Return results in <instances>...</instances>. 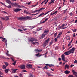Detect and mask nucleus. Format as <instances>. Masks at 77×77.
I'll use <instances>...</instances> for the list:
<instances>
[{
  "label": "nucleus",
  "instance_id": "f257e3e1",
  "mask_svg": "<svg viewBox=\"0 0 77 77\" xmlns=\"http://www.w3.org/2000/svg\"><path fill=\"white\" fill-rule=\"evenodd\" d=\"M32 17H31L26 16V17H20L18 18V19L19 20H30Z\"/></svg>",
  "mask_w": 77,
  "mask_h": 77
},
{
  "label": "nucleus",
  "instance_id": "f03ea898",
  "mask_svg": "<svg viewBox=\"0 0 77 77\" xmlns=\"http://www.w3.org/2000/svg\"><path fill=\"white\" fill-rule=\"evenodd\" d=\"M51 11H52V10H50L49 11H48L46 13L44 14V13H41L39 15H38V17L37 18H39V17H41L42 15H47V14H48V13H49L50 12H51Z\"/></svg>",
  "mask_w": 77,
  "mask_h": 77
},
{
  "label": "nucleus",
  "instance_id": "7ed1b4c3",
  "mask_svg": "<svg viewBox=\"0 0 77 77\" xmlns=\"http://www.w3.org/2000/svg\"><path fill=\"white\" fill-rule=\"evenodd\" d=\"M75 50H76V48L74 47H73L72 48V49H70L69 51L71 53H74V51Z\"/></svg>",
  "mask_w": 77,
  "mask_h": 77
},
{
  "label": "nucleus",
  "instance_id": "20e7f679",
  "mask_svg": "<svg viewBox=\"0 0 77 77\" xmlns=\"http://www.w3.org/2000/svg\"><path fill=\"white\" fill-rule=\"evenodd\" d=\"M50 41V38H49L48 39L46 40L45 42L44 43V44L47 45H48V42Z\"/></svg>",
  "mask_w": 77,
  "mask_h": 77
},
{
  "label": "nucleus",
  "instance_id": "39448f33",
  "mask_svg": "<svg viewBox=\"0 0 77 77\" xmlns=\"http://www.w3.org/2000/svg\"><path fill=\"white\" fill-rule=\"evenodd\" d=\"M22 10L21 9H20L19 8H16L14 9V11L15 12H18L19 11H21Z\"/></svg>",
  "mask_w": 77,
  "mask_h": 77
},
{
  "label": "nucleus",
  "instance_id": "423d86ee",
  "mask_svg": "<svg viewBox=\"0 0 77 77\" xmlns=\"http://www.w3.org/2000/svg\"><path fill=\"white\" fill-rule=\"evenodd\" d=\"M62 60L63 61L65 62V55L63 54L61 56Z\"/></svg>",
  "mask_w": 77,
  "mask_h": 77
},
{
  "label": "nucleus",
  "instance_id": "0eeeda50",
  "mask_svg": "<svg viewBox=\"0 0 77 77\" xmlns=\"http://www.w3.org/2000/svg\"><path fill=\"white\" fill-rule=\"evenodd\" d=\"M72 72H73L74 75L75 76L77 77V73L74 70H72Z\"/></svg>",
  "mask_w": 77,
  "mask_h": 77
},
{
  "label": "nucleus",
  "instance_id": "6e6552de",
  "mask_svg": "<svg viewBox=\"0 0 77 77\" xmlns=\"http://www.w3.org/2000/svg\"><path fill=\"white\" fill-rule=\"evenodd\" d=\"M8 3V4H9V5H11L12 6H15V3H12V2H11V1H9V2H7Z\"/></svg>",
  "mask_w": 77,
  "mask_h": 77
},
{
  "label": "nucleus",
  "instance_id": "1a4fd4ad",
  "mask_svg": "<svg viewBox=\"0 0 77 77\" xmlns=\"http://www.w3.org/2000/svg\"><path fill=\"white\" fill-rule=\"evenodd\" d=\"M26 67L28 68H31L32 67V65L30 64H27L26 65Z\"/></svg>",
  "mask_w": 77,
  "mask_h": 77
},
{
  "label": "nucleus",
  "instance_id": "9d476101",
  "mask_svg": "<svg viewBox=\"0 0 77 77\" xmlns=\"http://www.w3.org/2000/svg\"><path fill=\"white\" fill-rule=\"evenodd\" d=\"M47 35V34L43 33V34L41 35V38H44V37H45V36H46Z\"/></svg>",
  "mask_w": 77,
  "mask_h": 77
},
{
  "label": "nucleus",
  "instance_id": "9b49d317",
  "mask_svg": "<svg viewBox=\"0 0 77 77\" xmlns=\"http://www.w3.org/2000/svg\"><path fill=\"white\" fill-rule=\"evenodd\" d=\"M70 71H69L68 70H66L65 71H64V73L66 74H70Z\"/></svg>",
  "mask_w": 77,
  "mask_h": 77
},
{
  "label": "nucleus",
  "instance_id": "f8f14e48",
  "mask_svg": "<svg viewBox=\"0 0 77 77\" xmlns=\"http://www.w3.org/2000/svg\"><path fill=\"white\" fill-rule=\"evenodd\" d=\"M36 41L35 38H32L31 39L29 40V41H31V42H33V41Z\"/></svg>",
  "mask_w": 77,
  "mask_h": 77
},
{
  "label": "nucleus",
  "instance_id": "ddd939ff",
  "mask_svg": "<svg viewBox=\"0 0 77 77\" xmlns=\"http://www.w3.org/2000/svg\"><path fill=\"white\" fill-rule=\"evenodd\" d=\"M65 69H66V68L69 69V65L67 64H66V65H65Z\"/></svg>",
  "mask_w": 77,
  "mask_h": 77
},
{
  "label": "nucleus",
  "instance_id": "4468645a",
  "mask_svg": "<svg viewBox=\"0 0 77 77\" xmlns=\"http://www.w3.org/2000/svg\"><path fill=\"white\" fill-rule=\"evenodd\" d=\"M72 41H73V39H72V38L71 42H69V44H68V47H70V45H71V43H72Z\"/></svg>",
  "mask_w": 77,
  "mask_h": 77
},
{
  "label": "nucleus",
  "instance_id": "2eb2a0df",
  "mask_svg": "<svg viewBox=\"0 0 77 77\" xmlns=\"http://www.w3.org/2000/svg\"><path fill=\"white\" fill-rule=\"evenodd\" d=\"M12 72L13 73H15L16 72V71H17V70H18V69H12Z\"/></svg>",
  "mask_w": 77,
  "mask_h": 77
},
{
  "label": "nucleus",
  "instance_id": "dca6fc26",
  "mask_svg": "<svg viewBox=\"0 0 77 77\" xmlns=\"http://www.w3.org/2000/svg\"><path fill=\"white\" fill-rule=\"evenodd\" d=\"M49 32V30H45L44 31V33H45V34H47V33Z\"/></svg>",
  "mask_w": 77,
  "mask_h": 77
},
{
  "label": "nucleus",
  "instance_id": "f3484780",
  "mask_svg": "<svg viewBox=\"0 0 77 77\" xmlns=\"http://www.w3.org/2000/svg\"><path fill=\"white\" fill-rule=\"evenodd\" d=\"M24 13H25V14H30V13H29L27 11V10H24Z\"/></svg>",
  "mask_w": 77,
  "mask_h": 77
},
{
  "label": "nucleus",
  "instance_id": "a211bd4d",
  "mask_svg": "<svg viewBox=\"0 0 77 77\" xmlns=\"http://www.w3.org/2000/svg\"><path fill=\"white\" fill-rule=\"evenodd\" d=\"M20 68L21 69H25V65H23L20 66Z\"/></svg>",
  "mask_w": 77,
  "mask_h": 77
},
{
  "label": "nucleus",
  "instance_id": "6ab92c4d",
  "mask_svg": "<svg viewBox=\"0 0 77 77\" xmlns=\"http://www.w3.org/2000/svg\"><path fill=\"white\" fill-rule=\"evenodd\" d=\"M54 1H55V0H51L49 3V5L51 4V3H54Z\"/></svg>",
  "mask_w": 77,
  "mask_h": 77
},
{
  "label": "nucleus",
  "instance_id": "aec40b11",
  "mask_svg": "<svg viewBox=\"0 0 77 77\" xmlns=\"http://www.w3.org/2000/svg\"><path fill=\"white\" fill-rule=\"evenodd\" d=\"M47 74L48 77H50V76H51V77H53V75H52L50 74V73H48Z\"/></svg>",
  "mask_w": 77,
  "mask_h": 77
},
{
  "label": "nucleus",
  "instance_id": "412c9836",
  "mask_svg": "<svg viewBox=\"0 0 77 77\" xmlns=\"http://www.w3.org/2000/svg\"><path fill=\"white\" fill-rule=\"evenodd\" d=\"M14 6H17V7H18L19 8H20V5H18V4L17 3H15V5Z\"/></svg>",
  "mask_w": 77,
  "mask_h": 77
},
{
  "label": "nucleus",
  "instance_id": "4be33fe9",
  "mask_svg": "<svg viewBox=\"0 0 77 77\" xmlns=\"http://www.w3.org/2000/svg\"><path fill=\"white\" fill-rule=\"evenodd\" d=\"M9 71V69H6L5 70V72L6 73H8V72Z\"/></svg>",
  "mask_w": 77,
  "mask_h": 77
},
{
  "label": "nucleus",
  "instance_id": "5701e85b",
  "mask_svg": "<svg viewBox=\"0 0 77 77\" xmlns=\"http://www.w3.org/2000/svg\"><path fill=\"white\" fill-rule=\"evenodd\" d=\"M35 51H37V52H41V51H42V50L35 49Z\"/></svg>",
  "mask_w": 77,
  "mask_h": 77
},
{
  "label": "nucleus",
  "instance_id": "b1692460",
  "mask_svg": "<svg viewBox=\"0 0 77 77\" xmlns=\"http://www.w3.org/2000/svg\"><path fill=\"white\" fill-rule=\"evenodd\" d=\"M44 69H48V68L47 67V66H45L44 67Z\"/></svg>",
  "mask_w": 77,
  "mask_h": 77
},
{
  "label": "nucleus",
  "instance_id": "393cba45",
  "mask_svg": "<svg viewBox=\"0 0 77 77\" xmlns=\"http://www.w3.org/2000/svg\"><path fill=\"white\" fill-rule=\"evenodd\" d=\"M39 9H40V11H43V10H44V9H45V8L42 7V8H40Z\"/></svg>",
  "mask_w": 77,
  "mask_h": 77
},
{
  "label": "nucleus",
  "instance_id": "a878e982",
  "mask_svg": "<svg viewBox=\"0 0 77 77\" xmlns=\"http://www.w3.org/2000/svg\"><path fill=\"white\" fill-rule=\"evenodd\" d=\"M23 28H24V27H22V29L24 31L27 30V28H25V29H24Z\"/></svg>",
  "mask_w": 77,
  "mask_h": 77
},
{
  "label": "nucleus",
  "instance_id": "bb28decb",
  "mask_svg": "<svg viewBox=\"0 0 77 77\" xmlns=\"http://www.w3.org/2000/svg\"><path fill=\"white\" fill-rule=\"evenodd\" d=\"M8 8H12V6L11 5H9L8 6H6Z\"/></svg>",
  "mask_w": 77,
  "mask_h": 77
},
{
  "label": "nucleus",
  "instance_id": "cd10ccee",
  "mask_svg": "<svg viewBox=\"0 0 77 77\" xmlns=\"http://www.w3.org/2000/svg\"><path fill=\"white\" fill-rule=\"evenodd\" d=\"M67 52V54H68V55H69V54H71V52L70 51H68Z\"/></svg>",
  "mask_w": 77,
  "mask_h": 77
},
{
  "label": "nucleus",
  "instance_id": "c85d7f7f",
  "mask_svg": "<svg viewBox=\"0 0 77 77\" xmlns=\"http://www.w3.org/2000/svg\"><path fill=\"white\" fill-rule=\"evenodd\" d=\"M5 65H6V66H8V65H9V64H8V63L7 62H5Z\"/></svg>",
  "mask_w": 77,
  "mask_h": 77
},
{
  "label": "nucleus",
  "instance_id": "c756f323",
  "mask_svg": "<svg viewBox=\"0 0 77 77\" xmlns=\"http://www.w3.org/2000/svg\"><path fill=\"white\" fill-rule=\"evenodd\" d=\"M32 43L34 45L35 44H38V42H32Z\"/></svg>",
  "mask_w": 77,
  "mask_h": 77
},
{
  "label": "nucleus",
  "instance_id": "7c9ffc66",
  "mask_svg": "<svg viewBox=\"0 0 77 77\" xmlns=\"http://www.w3.org/2000/svg\"><path fill=\"white\" fill-rule=\"evenodd\" d=\"M62 31H61L58 34V35H60V36H61V35H62Z\"/></svg>",
  "mask_w": 77,
  "mask_h": 77
},
{
  "label": "nucleus",
  "instance_id": "2f4dec72",
  "mask_svg": "<svg viewBox=\"0 0 77 77\" xmlns=\"http://www.w3.org/2000/svg\"><path fill=\"white\" fill-rule=\"evenodd\" d=\"M7 53H6V54H7V56H9V55L8 54V53H9V51H7Z\"/></svg>",
  "mask_w": 77,
  "mask_h": 77
},
{
  "label": "nucleus",
  "instance_id": "473e14b6",
  "mask_svg": "<svg viewBox=\"0 0 77 77\" xmlns=\"http://www.w3.org/2000/svg\"><path fill=\"white\" fill-rule=\"evenodd\" d=\"M0 39H2L3 40H6V38H3L2 37H0Z\"/></svg>",
  "mask_w": 77,
  "mask_h": 77
},
{
  "label": "nucleus",
  "instance_id": "72a5a7b5",
  "mask_svg": "<svg viewBox=\"0 0 77 77\" xmlns=\"http://www.w3.org/2000/svg\"><path fill=\"white\" fill-rule=\"evenodd\" d=\"M5 20H9V17L7 16H6L5 17Z\"/></svg>",
  "mask_w": 77,
  "mask_h": 77
},
{
  "label": "nucleus",
  "instance_id": "f704fd0d",
  "mask_svg": "<svg viewBox=\"0 0 77 77\" xmlns=\"http://www.w3.org/2000/svg\"><path fill=\"white\" fill-rule=\"evenodd\" d=\"M41 28H42L41 27V28H38V29H37L38 31H39L40 30H42L41 29Z\"/></svg>",
  "mask_w": 77,
  "mask_h": 77
},
{
  "label": "nucleus",
  "instance_id": "c9c22d12",
  "mask_svg": "<svg viewBox=\"0 0 77 77\" xmlns=\"http://www.w3.org/2000/svg\"><path fill=\"white\" fill-rule=\"evenodd\" d=\"M2 68H3V69H6V66H5V65H3Z\"/></svg>",
  "mask_w": 77,
  "mask_h": 77
},
{
  "label": "nucleus",
  "instance_id": "e433bc0d",
  "mask_svg": "<svg viewBox=\"0 0 77 77\" xmlns=\"http://www.w3.org/2000/svg\"><path fill=\"white\" fill-rule=\"evenodd\" d=\"M53 41L51 42L50 43V45H52V44H53Z\"/></svg>",
  "mask_w": 77,
  "mask_h": 77
},
{
  "label": "nucleus",
  "instance_id": "4c0bfd02",
  "mask_svg": "<svg viewBox=\"0 0 77 77\" xmlns=\"http://www.w3.org/2000/svg\"><path fill=\"white\" fill-rule=\"evenodd\" d=\"M67 40H70V37H69V36H67Z\"/></svg>",
  "mask_w": 77,
  "mask_h": 77
},
{
  "label": "nucleus",
  "instance_id": "58836bf2",
  "mask_svg": "<svg viewBox=\"0 0 77 77\" xmlns=\"http://www.w3.org/2000/svg\"><path fill=\"white\" fill-rule=\"evenodd\" d=\"M64 26H65V24H63L62 25V26L59 28L60 29V28H62V27H64Z\"/></svg>",
  "mask_w": 77,
  "mask_h": 77
},
{
  "label": "nucleus",
  "instance_id": "ea45409f",
  "mask_svg": "<svg viewBox=\"0 0 77 77\" xmlns=\"http://www.w3.org/2000/svg\"><path fill=\"white\" fill-rule=\"evenodd\" d=\"M5 44H6L5 45H6V46H7V40L5 39Z\"/></svg>",
  "mask_w": 77,
  "mask_h": 77
},
{
  "label": "nucleus",
  "instance_id": "a19ab883",
  "mask_svg": "<svg viewBox=\"0 0 77 77\" xmlns=\"http://www.w3.org/2000/svg\"><path fill=\"white\" fill-rule=\"evenodd\" d=\"M72 30L74 32H75L77 31V29H72Z\"/></svg>",
  "mask_w": 77,
  "mask_h": 77
},
{
  "label": "nucleus",
  "instance_id": "79ce46f5",
  "mask_svg": "<svg viewBox=\"0 0 77 77\" xmlns=\"http://www.w3.org/2000/svg\"><path fill=\"white\" fill-rule=\"evenodd\" d=\"M53 66V64H49V66L50 68H51Z\"/></svg>",
  "mask_w": 77,
  "mask_h": 77
},
{
  "label": "nucleus",
  "instance_id": "37998d69",
  "mask_svg": "<svg viewBox=\"0 0 77 77\" xmlns=\"http://www.w3.org/2000/svg\"><path fill=\"white\" fill-rule=\"evenodd\" d=\"M12 64H13V65H15L16 64V61H14V62L12 63Z\"/></svg>",
  "mask_w": 77,
  "mask_h": 77
},
{
  "label": "nucleus",
  "instance_id": "c03bdc74",
  "mask_svg": "<svg viewBox=\"0 0 77 77\" xmlns=\"http://www.w3.org/2000/svg\"><path fill=\"white\" fill-rule=\"evenodd\" d=\"M47 45L45 44L44 43L43 44L42 46H43V47H45V46Z\"/></svg>",
  "mask_w": 77,
  "mask_h": 77
},
{
  "label": "nucleus",
  "instance_id": "a18cd8bd",
  "mask_svg": "<svg viewBox=\"0 0 77 77\" xmlns=\"http://www.w3.org/2000/svg\"><path fill=\"white\" fill-rule=\"evenodd\" d=\"M40 54V53H38V54L36 55V56H37V57L38 56H39V55Z\"/></svg>",
  "mask_w": 77,
  "mask_h": 77
},
{
  "label": "nucleus",
  "instance_id": "49530a36",
  "mask_svg": "<svg viewBox=\"0 0 77 77\" xmlns=\"http://www.w3.org/2000/svg\"><path fill=\"white\" fill-rule=\"evenodd\" d=\"M69 15H70V16H72L73 15V14L71 12L69 14Z\"/></svg>",
  "mask_w": 77,
  "mask_h": 77
},
{
  "label": "nucleus",
  "instance_id": "de8ad7c7",
  "mask_svg": "<svg viewBox=\"0 0 77 77\" xmlns=\"http://www.w3.org/2000/svg\"><path fill=\"white\" fill-rule=\"evenodd\" d=\"M39 14V13H36L35 14H31V15H32V16L36 15H37V14Z\"/></svg>",
  "mask_w": 77,
  "mask_h": 77
},
{
  "label": "nucleus",
  "instance_id": "09e8293b",
  "mask_svg": "<svg viewBox=\"0 0 77 77\" xmlns=\"http://www.w3.org/2000/svg\"><path fill=\"white\" fill-rule=\"evenodd\" d=\"M47 53H48V52H46L44 54V55H45V57H46V54H47Z\"/></svg>",
  "mask_w": 77,
  "mask_h": 77
},
{
  "label": "nucleus",
  "instance_id": "8fccbe9b",
  "mask_svg": "<svg viewBox=\"0 0 77 77\" xmlns=\"http://www.w3.org/2000/svg\"><path fill=\"white\" fill-rule=\"evenodd\" d=\"M70 2H72V3H73L74 2V0H69Z\"/></svg>",
  "mask_w": 77,
  "mask_h": 77
},
{
  "label": "nucleus",
  "instance_id": "3c124183",
  "mask_svg": "<svg viewBox=\"0 0 77 77\" xmlns=\"http://www.w3.org/2000/svg\"><path fill=\"white\" fill-rule=\"evenodd\" d=\"M22 72H27V71L26 70H22Z\"/></svg>",
  "mask_w": 77,
  "mask_h": 77
},
{
  "label": "nucleus",
  "instance_id": "603ef678",
  "mask_svg": "<svg viewBox=\"0 0 77 77\" xmlns=\"http://www.w3.org/2000/svg\"><path fill=\"white\" fill-rule=\"evenodd\" d=\"M45 22V21H43L42 22H41L40 23V24H43V23H44Z\"/></svg>",
  "mask_w": 77,
  "mask_h": 77
},
{
  "label": "nucleus",
  "instance_id": "864d4df0",
  "mask_svg": "<svg viewBox=\"0 0 77 77\" xmlns=\"http://www.w3.org/2000/svg\"><path fill=\"white\" fill-rule=\"evenodd\" d=\"M57 35V32H56L54 34V37H56V36Z\"/></svg>",
  "mask_w": 77,
  "mask_h": 77
},
{
  "label": "nucleus",
  "instance_id": "5fc2aeb1",
  "mask_svg": "<svg viewBox=\"0 0 77 77\" xmlns=\"http://www.w3.org/2000/svg\"><path fill=\"white\" fill-rule=\"evenodd\" d=\"M64 54L65 55H68V53L67 52H66L64 53Z\"/></svg>",
  "mask_w": 77,
  "mask_h": 77
},
{
  "label": "nucleus",
  "instance_id": "6e6d98bb",
  "mask_svg": "<svg viewBox=\"0 0 77 77\" xmlns=\"http://www.w3.org/2000/svg\"><path fill=\"white\" fill-rule=\"evenodd\" d=\"M30 29H33V28H35V27H34L33 26H30Z\"/></svg>",
  "mask_w": 77,
  "mask_h": 77
},
{
  "label": "nucleus",
  "instance_id": "4d7b16f0",
  "mask_svg": "<svg viewBox=\"0 0 77 77\" xmlns=\"http://www.w3.org/2000/svg\"><path fill=\"white\" fill-rule=\"evenodd\" d=\"M39 3V2H38L35 5H32V6H33L34 7H35V6H36L37 5H38V3Z\"/></svg>",
  "mask_w": 77,
  "mask_h": 77
},
{
  "label": "nucleus",
  "instance_id": "13d9d810",
  "mask_svg": "<svg viewBox=\"0 0 77 77\" xmlns=\"http://www.w3.org/2000/svg\"><path fill=\"white\" fill-rule=\"evenodd\" d=\"M29 77H33V75L32 74H31Z\"/></svg>",
  "mask_w": 77,
  "mask_h": 77
},
{
  "label": "nucleus",
  "instance_id": "bf43d9fd",
  "mask_svg": "<svg viewBox=\"0 0 77 77\" xmlns=\"http://www.w3.org/2000/svg\"><path fill=\"white\" fill-rule=\"evenodd\" d=\"M46 2V0H45L43 2H42L41 3V5H42V4H43L44 2Z\"/></svg>",
  "mask_w": 77,
  "mask_h": 77
},
{
  "label": "nucleus",
  "instance_id": "052dcab7",
  "mask_svg": "<svg viewBox=\"0 0 77 77\" xmlns=\"http://www.w3.org/2000/svg\"><path fill=\"white\" fill-rule=\"evenodd\" d=\"M66 12H67V9H66V10H64V13H65Z\"/></svg>",
  "mask_w": 77,
  "mask_h": 77
},
{
  "label": "nucleus",
  "instance_id": "680f3d73",
  "mask_svg": "<svg viewBox=\"0 0 77 77\" xmlns=\"http://www.w3.org/2000/svg\"><path fill=\"white\" fill-rule=\"evenodd\" d=\"M57 37L55 39V42H56V41H57Z\"/></svg>",
  "mask_w": 77,
  "mask_h": 77
},
{
  "label": "nucleus",
  "instance_id": "e2e57ef3",
  "mask_svg": "<svg viewBox=\"0 0 77 77\" xmlns=\"http://www.w3.org/2000/svg\"><path fill=\"white\" fill-rule=\"evenodd\" d=\"M18 30L19 31H20V32H23V30H21L20 29H18Z\"/></svg>",
  "mask_w": 77,
  "mask_h": 77
},
{
  "label": "nucleus",
  "instance_id": "0e129e2a",
  "mask_svg": "<svg viewBox=\"0 0 77 77\" xmlns=\"http://www.w3.org/2000/svg\"><path fill=\"white\" fill-rule=\"evenodd\" d=\"M1 19H2V20H5V18L1 17Z\"/></svg>",
  "mask_w": 77,
  "mask_h": 77
},
{
  "label": "nucleus",
  "instance_id": "69168bd1",
  "mask_svg": "<svg viewBox=\"0 0 77 77\" xmlns=\"http://www.w3.org/2000/svg\"><path fill=\"white\" fill-rule=\"evenodd\" d=\"M73 66H74V65H73V64H72L71 65V68H72V67Z\"/></svg>",
  "mask_w": 77,
  "mask_h": 77
},
{
  "label": "nucleus",
  "instance_id": "338daca9",
  "mask_svg": "<svg viewBox=\"0 0 77 77\" xmlns=\"http://www.w3.org/2000/svg\"><path fill=\"white\" fill-rule=\"evenodd\" d=\"M48 18H47L45 20V22H46V21L47 20H48Z\"/></svg>",
  "mask_w": 77,
  "mask_h": 77
},
{
  "label": "nucleus",
  "instance_id": "774afa93",
  "mask_svg": "<svg viewBox=\"0 0 77 77\" xmlns=\"http://www.w3.org/2000/svg\"><path fill=\"white\" fill-rule=\"evenodd\" d=\"M19 77H22V74H20L19 75Z\"/></svg>",
  "mask_w": 77,
  "mask_h": 77
}]
</instances>
